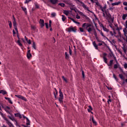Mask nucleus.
Returning <instances> with one entry per match:
<instances>
[{
    "mask_svg": "<svg viewBox=\"0 0 127 127\" xmlns=\"http://www.w3.org/2000/svg\"><path fill=\"white\" fill-rule=\"evenodd\" d=\"M124 67L125 68V69H127V63L124 64Z\"/></svg>",
    "mask_w": 127,
    "mask_h": 127,
    "instance_id": "nucleus-52",
    "label": "nucleus"
},
{
    "mask_svg": "<svg viewBox=\"0 0 127 127\" xmlns=\"http://www.w3.org/2000/svg\"><path fill=\"white\" fill-rule=\"evenodd\" d=\"M91 119H92V122L93 124H94V125H95L96 126H97V122H96V121H95V119H94V117L92 116Z\"/></svg>",
    "mask_w": 127,
    "mask_h": 127,
    "instance_id": "nucleus-17",
    "label": "nucleus"
},
{
    "mask_svg": "<svg viewBox=\"0 0 127 127\" xmlns=\"http://www.w3.org/2000/svg\"><path fill=\"white\" fill-rule=\"evenodd\" d=\"M71 19L74 22V23H76V24H80V22L75 21L74 19L71 18Z\"/></svg>",
    "mask_w": 127,
    "mask_h": 127,
    "instance_id": "nucleus-34",
    "label": "nucleus"
},
{
    "mask_svg": "<svg viewBox=\"0 0 127 127\" xmlns=\"http://www.w3.org/2000/svg\"><path fill=\"white\" fill-rule=\"evenodd\" d=\"M127 28V24H125V29Z\"/></svg>",
    "mask_w": 127,
    "mask_h": 127,
    "instance_id": "nucleus-63",
    "label": "nucleus"
},
{
    "mask_svg": "<svg viewBox=\"0 0 127 127\" xmlns=\"http://www.w3.org/2000/svg\"><path fill=\"white\" fill-rule=\"evenodd\" d=\"M64 14H65V15H66L67 16H68V15H69V13H70V11H68V10H64Z\"/></svg>",
    "mask_w": 127,
    "mask_h": 127,
    "instance_id": "nucleus-19",
    "label": "nucleus"
},
{
    "mask_svg": "<svg viewBox=\"0 0 127 127\" xmlns=\"http://www.w3.org/2000/svg\"><path fill=\"white\" fill-rule=\"evenodd\" d=\"M28 44H31V41H30V40H27V41H26Z\"/></svg>",
    "mask_w": 127,
    "mask_h": 127,
    "instance_id": "nucleus-44",
    "label": "nucleus"
},
{
    "mask_svg": "<svg viewBox=\"0 0 127 127\" xmlns=\"http://www.w3.org/2000/svg\"><path fill=\"white\" fill-rule=\"evenodd\" d=\"M90 1L94 3L95 2L96 4V5H98V6L99 7L100 9L102 10L103 12V14L104 17L106 18V19H107V20H109L111 18V14L109 12V11L106 9L107 8V6H104V7L102 6L101 4H100V3L98 1V0H90Z\"/></svg>",
    "mask_w": 127,
    "mask_h": 127,
    "instance_id": "nucleus-1",
    "label": "nucleus"
},
{
    "mask_svg": "<svg viewBox=\"0 0 127 127\" xmlns=\"http://www.w3.org/2000/svg\"><path fill=\"white\" fill-rule=\"evenodd\" d=\"M0 115L1 116L2 118L4 117V115H3V113H1V112L0 111Z\"/></svg>",
    "mask_w": 127,
    "mask_h": 127,
    "instance_id": "nucleus-49",
    "label": "nucleus"
},
{
    "mask_svg": "<svg viewBox=\"0 0 127 127\" xmlns=\"http://www.w3.org/2000/svg\"><path fill=\"white\" fill-rule=\"evenodd\" d=\"M5 100H7L8 102L9 103V104H12V101H11V99L10 98H8V97H5Z\"/></svg>",
    "mask_w": 127,
    "mask_h": 127,
    "instance_id": "nucleus-16",
    "label": "nucleus"
},
{
    "mask_svg": "<svg viewBox=\"0 0 127 127\" xmlns=\"http://www.w3.org/2000/svg\"><path fill=\"white\" fill-rule=\"evenodd\" d=\"M45 25L46 28H48V23H45Z\"/></svg>",
    "mask_w": 127,
    "mask_h": 127,
    "instance_id": "nucleus-56",
    "label": "nucleus"
},
{
    "mask_svg": "<svg viewBox=\"0 0 127 127\" xmlns=\"http://www.w3.org/2000/svg\"><path fill=\"white\" fill-rule=\"evenodd\" d=\"M76 18L77 19H80V16H79L78 14H77L76 16Z\"/></svg>",
    "mask_w": 127,
    "mask_h": 127,
    "instance_id": "nucleus-47",
    "label": "nucleus"
},
{
    "mask_svg": "<svg viewBox=\"0 0 127 127\" xmlns=\"http://www.w3.org/2000/svg\"><path fill=\"white\" fill-rule=\"evenodd\" d=\"M6 93V91L4 90H0V94H2V95H5Z\"/></svg>",
    "mask_w": 127,
    "mask_h": 127,
    "instance_id": "nucleus-22",
    "label": "nucleus"
},
{
    "mask_svg": "<svg viewBox=\"0 0 127 127\" xmlns=\"http://www.w3.org/2000/svg\"><path fill=\"white\" fill-rule=\"evenodd\" d=\"M127 17V14H124L122 16V19H123V20H126Z\"/></svg>",
    "mask_w": 127,
    "mask_h": 127,
    "instance_id": "nucleus-20",
    "label": "nucleus"
},
{
    "mask_svg": "<svg viewBox=\"0 0 127 127\" xmlns=\"http://www.w3.org/2000/svg\"><path fill=\"white\" fill-rule=\"evenodd\" d=\"M114 62V60H112L110 61L109 64H107L108 66H112L113 65V63Z\"/></svg>",
    "mask_w": 127,
    "mask_h": 127,
    "instance_id": "nucleus-26",
    "label": "nucleus"
},
{
    "mask_svg": "<svg viewBox=\"0 0 127 127\" xmlns=\"http://www.w3.org/2000/svg\"><path fill=\"white\" fill-rule=\"evenodd\" d=\"M15 125L16 126V127H20V126L19 125H18V124H17V122H15Z\"/></svg>",
    "mask_w": 127,
    "mask_h": 127,
    "instance_id": "nucleus-54",
    "label": "nucleus"
},
{
    "mask_svg": "<svg viewBox=\"0 0 127 127\" xmlns=\"http://www.w3.org/2000/svg\"><path fill=\"white\" fill-rule=\"evenodd\" d=\"M59 94H60V98L64 99V97L63 96V93H62V91H61V89H60L59 90Z\"/></svg>",
    "mask_w": 127,
    "mask_h": 127,
    "instance_id": "nucleus-12",
    "label": "nucleus"
},
{
    "mask_svg": "<svg viewBox=\"0 0 127 127\" xmlns=\"http://www.w3.org/2000/svg\"><path fill=\"white\" fill-rule=\"evenodd\" d=\"M97 30H98V31H99V33H100L101 35H102V36H103V37H106V36H105V35H104V34H103V32H102V31L97 29Z\"/></svg>",
    "mask_w": 127,
    "mask_h": 127,
    "instance_id": "nucleus-29",
    "label": "nucleus"
},
{
    "mask_svg": "<svg viewBox=\"0 0 127 127\" xmlns=\"http://www.w3.org/2000/svg\"><path fill=\"white\" fill-rule=\"evenodd\" d=\"M32 47L34 48V49H36V45H35V42H33V46Z\"/></svg>",
    "mask_w": 127,
    "mask_h": 127,
    "instance_id": "nucleus-31",
    "label": "nucleus"
},
{
    "mask_svg": "<svg viewBox=\"0 0 127 127\" xmlns=\"http://www.w3.org/2000/svg\"><path fill=\"white\" fill-rule=\"evenodd\" d=\"M79 14H80V15H82V16H84V13H83V12H79Z\"/></svg>",
    "mask_w": 127,
    "mask_h": 127,
    "instance_id": "nucleus-57",
    "label": "nucleus"
},
{
    "mask_svg": "<svg viewBox=\"0 0 127 127\" xmlns=\"http://www.w3.org/2000/svg\"><path fill=\"white\" fill-rule=\"evenodd\" d=\"M107 89H108V90H112V89H113V88H112V87H107Z\"/></svg>",
    "mask_w": 127,
    "mask_h": 127,
    "instance_id": "nucleus-62",
    "label": "nucleus"
},
{
    "mask_svg": "<svg viewBox=\"0 0 127 127\" xmlns=\"http://www.w3.org/2000/svg\"><path fill=\"white\" fill-rule=\"evenodd\" d=\"M39 23L41 27H43L44 26V20L41 19L40 20Z\"/></svg>",
    "mask_w": 127,
    "mask_h": 127,
    "instance_id": "nucleus-9",
    "label": "nucleus"
},
{
    "mask_svg": "<svg viewBox=\"0 0 127 127\" xmlns=\"http://www.w3.org/2000/svg\"><path fill=\"white\" fill-rule=\"evenodd\" d=\"M18 39V40L17 41V44L19 45V46H20V47H21V48H22V44H21V43L20 42V40L19 39V37H18V36H17Z\"/></svg>",
    "mask_w": 127,
    "mask_h": 127,
    "instance_id": "nucleus-11",
    "label": "nucleus"
},
{
    "mask_svg": "<svg viewBox=\"0 0 127 127\" xmlns=\"http://www.w3.org/2000/svg\"><path fill=\"white\" fill-rule=\"evenodd\" d=\"M115 69H117L118 68V64H116L114 65Z\"/></svg>",
    "mask_w": 127,
    "mask_h": 127,
    "instance_id": "nucleus-53",
    "label": "nucleus"
},
{
    "mask_svg": "<svg viewBox=\"0 0 127 127\" xmlns=\"http://www.w3.org/2000/svg\"><path fill=\"white\" fill-rule=\"evenodd\" d=\"M58 0H51V2L53 3V4H55V3H57Z\"/></svg>",
    "mask_w": 127,
    "mask_h": 127,
    "instance_id": "nucleus-21",
    "label": "nucleus"
},
{
    "mask_svg": "<svg viewBox=\"0 0 127 127\" xmlns=\"http://www.w3.org/2000/svg\"><path fill=\"white\" fill-rule=\"evenodd\" d=\"M65 59H69V55L68 54V53L65 52Z\"/></svg>",
    "mask_w": 127,
    "mask_h": 127,
    "instance_id": "nucleus-28",
    "label": "nucleus"
},
{
    "mask_svg": "<svg viewBox=\"0 0 127 127\" xmlns=\"http://www.w3.org/2000/svg\"><path fill=\"white\" fill-rule=\"evenodd\" d=\"M86 29L87 31L91 33V32L93 30V28H92L91 24L87 25V27H86Z\"/></svg>",
    "mask_w": 127,
    "mask_h": 127,
    "instance_id": "nucleus-8",
    "label": "nucleus"
},
{
    "mask_svg": "<svg viewBox=\"0 0 127 127\" xmlns=\"http://www.w3.org/2000/svg\"><path fill=\"white\" fill-rule=\"evenodd\" d=\"M82 6L83 8H84V9H86V10L90 11V10H89V7L87 6V5H86V4H83Z\"/></svg>",
    "mask_w": 127,
    "mask_h": 127,
    "instance_id": "nucleus-15",
    "label": "nucleus"
},
{
    "mask_svg": "<svg viewBox=\"0 0 127 127\" xmlns=\"http://www.w3.org/2000/svg\"><path fill=\"white\" fill-rule=\"evenodd\" d=\"M15 97H16L17 98H18L19 99H21V100H22L23 101H25V102L27 101L26 100V98H25L24 97L20 95H15Z\"/></svg>",
    "mask_w": 127,
    "mask_h": 127,
    "instance_id": "nucleus-7",
    "label": "nucleus"
},
{
    "mask_svg": "<svg viewBox=\"0 0 127 127\" xmlns=\"http://www.w3.org/2000/svg\"><path fill=\"white\" fill-rule=\"evenodd\" d=\"M82 75L83 78H85V73L84 72V71H82Z\"/></svg>",
    "mask_w": 127,
    "mask_h": 127,
    "instance_id": "nucleus-42",
    "label": "nucleus"
},
{
    "mask_svg": "<svg viewBox=\"0 0 127 127\" xmlns=\"http://www.w3.org/2000/svg\"><path fill=\"white\" fill-rule=\"evenodd\" d=\"M51 15H52V17H54L55 16H56V13L53 12V13H52Z\"/></svg>",
    "mask_w": 127,
    "mask_h": 127,
    "instance_id": "nucleus-38",
    "label": "nucleus"
},
{
    "mask_svg": "<svg viewBox=\"0 0 127 127\" xmlns=\"http://www.w3.org/2000/svg\"><path fill=\"white\" fill-rule=\"evenodd\" d=\"M54 94L55 99H56L57 97V95H58V91H57V90L56 89V88H55V91L54 92Z\"/></svg>",
    "mask_w": 127,
    "mask_h": 127,
    "instance_id": "nucleus-14",
    "label": "nucleus"
},
{
    "mask_svg": "<svg viewBox=\"0 0 127 127\" xmlns=\"http://www.w3.org/2000/svg\"><path fill=\"white\" fill-rule=\"evenodd\" d=\"M13 23L14 27L16 26V21H15V19H14V21L13 22Z\"/></svg>",
    "mask_w": 127,
    "mask_h": 127,
    "instance_id": "nucleus-36",
    "label": "nucleus"
},
{
    "mask_svg": "<svg viewBox=\"0 0 127 127\" xmlns=\"http://www.w3.org/2000/svg\"><path fill=\"white\" fill-rule=\"evenodd\" d=\"M121 2L118 1V2H115L114 3H112L111 4L113 6H114L115 5H119V4H121Z\"/></svg>",
    "mask_w": 127,
    "mask_h": 127,
    "instance_id": "nucleus-13",
    "label": "nucleus"
},
{
    "mask_svg": "<svg viewBox=\"0 0 127 127\" xmlns=\"http://www.w3.org/2000/svg\"><path fill=\"white\" fill-rule=\"evenodd\" d=\"M32 57V55L30 53V50H29L27 52V57L28 59H30V58H31Z\"/></svg>",
    "mask_w": 127,
    "mask_h": 127,
    "instance_id": "nucleus-10",
    "label": "nucleus"
},
{
    "mask_svg": "<svg viewBox=\"0 0 127 127\" xmlns=\"http://www.w3.org/2000/svg\"><path fill=\"white\" fill-rule=\"evenodd\" d=\"M35 6L36 8H38L39 7V5H38V4H35Z\"/></svg>",
    "mask_w": 127,
    "mask_h": 127,
    "instance_id": "nucleus-59",
    "label": "nucleus"
},
{
    "mask_svg": "<svg viewBox=\"0 0 127 127\" xmlns=\"http://www.w3.org/2000/svg\"><path fill=\"white\" fill-rule=\"evenodd\" d=\"M59 101L60 103H62L63 102V98H59Z\"/></svg>",
    "mask_w": 127,
    "mask_h": 127,
    "instance_id": "nucleus-48",
    "label": "nucleus"
},
{
    "mask_svg": "<svg viewBox=\"0 0 127 127\" xmlns=\"http://www.w3.org/2000/svg\"><path fill=\"white\" fill-rule=\"evenodd\" d=\"M110 34L112 35V36H115V37H117L118 39L119 40V41H121V38H122V34L121 33V32L120 31H118V35H117L116 32H114V34L113 33V32H110Z\"/></svg>",
    "mask_w": 127,
    "mask_h": 127,
    "instance_id": "nucleus-3",
    "label": "nucleus"
},
{
    "mask_svg": "<svg viewBox=\"0 0 127 127\" xmlns=\"http://www.w3.org/2000/svg\"><path fill=\"white\" fill-rule=\"evenodd\" d=\"M69 53L70 55H72V50H71V49L70 48H69Z\"/></svg>",
    "mask_w": 127,
    "mask_h": 127,
    "instance_id": "nucleus-43",
    "label": "nucleus"
},
{
    "mask_svg": "<svg viewBox=\"0 0 127 127\" xmlns=\"http://www.w3.org/2000/svg\"><path fill=\"white\" fill-rule=\"evenodd\" d=\"M21 8L22 9V10H23V11H24V12L26 13H27V10H26V8L25 7H21Z\"/></svg>",
    "mask_w": 127,
    "mask_h": 127,
    "instance_id": "nucleus-23",
    "label": "nucleus"
},
{
    "mask_svg": "<svg viewBox=\"0 0 127 127\" xmlns=\"http://www.w3.org/2000/svg\"><path fill=\"white\" fill-rule=\"evenodd\" d=\"M119 77L121 78V79H123L124 78L123 74H119Z\"/></svg>",
    "mask_w": 127,
    "mask_h": 127,
    "instance_id": "nucleus-50",
    "label": "nucleus"
},
{
    "mask_svg": "<svg viewBox=\"0 0 127 127\" xmlns=\"http://www.w3.org/2000/svg\"><path fill=\"white\" fill-rule=\"evenodd\" d=\"M92 44L93 46L95 47V49H98V45L96 44V42L93 41Z\"/></svg>",
    "mask_w": 127,
    "mask_h": 127,
    "instance_id": "nucleus-18",
    "label": "nucleus"
},
{
    "mask_svg": "<svg viewBox=\"0 0 127 127\" xmlns=\"http://www.w3.org/2000/svg\"><path fill=\"white\" fill-rule=\"evenodd\" d=\"M15 117H17V118H19L20 119H21V118L23 117V119H25L26 120V125H27V126H29L30 125V121L27 117L24 116V115H21L19 113L15 114Z\"/></svg>",
    "mask_w": 127,
    "mask_h": 127,
    "instance_id": "nucleus-2",
    "label": "nucleus"
},
{
    "mask_svg": "<svg viewBox=\"0 0 127 127\" xmlns=\"http://www.w3.org/2000/svg\"><path fill=\"white\" fill-rule=\"evenodd\" d=\"M123 32H124V34H125V36H126V37H127V29H123Z\"/></svg>",
    "mask_w": 127,
    "mask_h": 127,
    "instance_id": "nucleus-30",
    "label": "nucleus"
},
{
    "mask_svg": "<svg viewBox=\"0 0 127 127\" xmlns=\"http://www.w3.org/2000/svg\"><path fill=\"white\" fill-rule=\"evenodd\" d=\"M62 16V20L63 21H65L66 20V17H65V15H63Z\"/></svg>",
    "mask_w": 127,
    "mask_h": 127,
    "instance_id": "nucleus-32",
    "label": "nucleus"
},
{
    "mask_svg": "<svg viewBox=\"0 0 127 127\" xmlns=\"http://www.w3.org/2000/svg\"><path fill=\"white\" fill-rule=\"evenodd\" d=\"M59 5H61V6H62V7H64L65 6V4L63 3H60L59 4Z\"/></svg>",
    "mask_w": 127,
    "mask_h": 127,
    "instance_id": "nucleus-39",
    "label": "nucleus"
},
{
    "mask_svg": "<svg viewBox=\"0 0 127 127\" xmlns=\"http://www.w3.org/2000/svg\"><path fill=\"white\" fill-rule=\"evenodd\" d=\"M2 108L4 109V111L6 112V113H8V114H10V112H11V110H10V108L8 106H6L5 107L2 106Z\"/></svg>",
    "mask_w": 127,
    "mask_h": 127,
    "instance_id": "nucleus-5",
    "label": "nucleus"
},
{
    "mask_svg": "<svg viewBox=\"0 0 127 127\" xmlns=\"http://www.w3.org/2000/svg\"><path fill=\"white\" fill-rule=\"evenodd\" d=\"M67 31L68 32H76V31H77V29L75 27H70L67 29Z\"/></svg>",
    "mask_w": 127,
    "mask_h": 127,
    "instance_id": "nucleus-4",
    "label": "nucleus"
},
{
    "mask_svg": "<svg viewBox=\"0 0 127 127\" xmlns=\"http://www.w3.org/2000/svg\"><path fill=\"white\" fill-rule=\"evenodd\" d=\"M88 107H89V109H87V111L90 113V112H91V111H93V108L91 106H89Z\"/></svg>",
    "mask_w": 127,
    "mask_h": 127,
    "instance_id": "nucleus-24",
    "label": "nucleus"
},
{
    "mask_svg": "<svg viewBox=\"0 0 127 127\" xmlns=\"http://www.w3.org/2000/svg\"><path fill=\"white\" fill-rule=\"evenodd\" d=\"M103 60L104 62L106 64H108V59L106 58V57H103Z\"/></svg>",
    "mask_w": 127,
    "mask_h": 127,
    "instance_id": "nucleus-25",
    "label": "nucleus"
},
{
    "mask_svg": "<svg viewBox=\"0 0 127 127\" xmlns=\"http://www.w3.org/2000/svg\"><path fill=\"white\" fill-rule=\"evenodd\" d=\"M106 56H107V54L104 53L103 54V57H106Z\"/></svg>",
    "mask_w": 127,
    "mask_h": 127,
    "instance_id": "nucleus-61",
    "label": "nucleus"
},
{
    "mask_svg": "<svg viewBox=\"0 0 127 127\" xmlns=\"http://www.w3.org/2000/svg\"><path fill=\"white\" fill-rule=\"evenodd\" d=\"M125 41L127 43V37H126V38L125 39Z\"/></svg>",
    "mask_w": 127,
    "mask_h": 127,
    "instance_id": "nucleus-64",
    "label": "nucleus"
},
{
    "mask_svg": "<svg viewBox=\"0 0 127 127\" xmlns=\"http://www.w3.org/2000/svg\"><path fill=\"white\" fill-rule=\"evenodd\" d=\"M62 78H63V80H64L65 82H66V83H67V82H68V81L67 80V79H66L64 76H63Z\"/></svg>",
    "mask_w": 127,
    "mask_h": 127,
    "instance_id": "nucleus-40",
    "label": "nucleus"
},
{
    "mask_svg": "<svg viewBox=\"0 0 127 127\" xmlns=\"http://www.w3.org/2000/svg\"><path fill=\"white\" fill-rule=\"evenodd\" d=\"M3 119L6 121V123L7 124V125L9 126V127H14V126H13V125H12V124H11V123H10L9 121H8V120H7V119H6V118H5L4 116L3 117Z\"/></svg>",
    "mask_w": 127,
    "mask_h": 127,
    "instance_id": "nucleus-6",
    "label": "nucleus"
},
{
    "mask_svg": "<svg viewBox=\"0 0 127 127\" xmlns=\"http://www.w3.org/2000/svg\"><path fill=\"white\" fill-rule=\"evenodd\" d=\"M103 30H104V31H106V32H109V30L104 26H103Z\"/></svg>",
    "mask_w": 127,
    "mask_h": 127,
    "instance_id": "nucleus-35",
    "label": "nucleus"
},
{
    "mask_svg": "<svg viewBox=\"0 0 127 127\" xmlns=\"http://www.w3.org/2000/svg\"><path fill=\"white\" fill-rule=\"evenodd\" d=\"M8 23L10 28H11V27H12V24L11 23V22L9 21Z\"/></svg>",
    "mask_w": 127,
    "mask_h": 127,
    "instance_id": "nucleus-37",
    "label": "nucleus"
},
{
    "mask_svg": "<svg viewBox=\"0 0 127 127\" xmlns=\"http://www.w3.org/2000/svg\"><path fill=\"white\" fill-rule=\"evenodd\" d=\"M15 34H16V32L14 31V30H13V36H15Z\"/></svg>",
    "mask_w": 127,
    "mask_h": 127,
    "instance_id": "nucleus-46",
    "label": "nucleus"
},
{
    "mask_svg": "<svg viewBox=\"0 0 127 127\" xmlns=\"http://www.w3.org/2000/svg\"><path fill=\"white\" fill-rule=\"evenodd\" d=\"M14 29L16 32L17 35H18V30H17V27H16V26L14 27Z\"/></svg>",
    "mask_w": 127,
    "mask_h": 127,
    "instance_id": "nucleus-33",
    "label": "nucleus"
},
{
    "mask_svg": "<svg viewBox=\"0 0 127 127\" xmlns=\"http://www.w3.org/2000/svg\"><path fill=\"white\" fill-rule=\"evenodd\" d=\"M124 5H127V1H124L123 2Z\"/></svg>",
    "mask_w": 127,
    "mask_h": 127,
    "instance_id": "nucleus-55",
    "label": "nucleus"
},
{
    "mask_svg": "<svg viewBox=\"0 0 127 127\" xmlns=\"http://www.w3.org/2000/svg\"><path fill=\"white\" fill-rule=\"evenodd\" d=\"M31 0H26L25 1V3H28L29 2H30Z\"/></svg>",
    "mask_w": 127,
    "mask_h": 127,
    "instance_id": "nucleus-51",
    "label": "nucleus"
},
{
    "mask_svg": "<svg viewBox=\"0 0 127 127\" xmlns=\"http://www.w3.org/2000/svg\"><path fill=\"white\" fill-rule=\"evenodd\" d=\"M79 30L80 32H84V29H83V28H79Z\"/></svg>",
    "mask_w": 127,
    "mask_h": 127,
    "instance_id": "nucleus-41",
    "label": "nucleus"
},
{
    "mask_svg": "<svg viewBox=\"0 0 127 127\" xmlns=\"http://www.w3.org/2000/svg\"><path fill=\"white\" fill-rule=\"evenodd\" d=\"M89 24H87V23H85L83 24V25H82V27H84V28L86 27V28L87 29V27L88 25H89Z\"/></svg>",
    "mask_w": 127,
    "mask_h": 127,
    "instance_id": "nucleus-27",
    "label": "nucleus"
},
{
    "mask_svg": "<svg viewBox=\"0 0 127 127\" xmlns=\"http://www.w3.org/2000/svg\"><path fill=\"white\" fill-rule=\"evenodd\" d=\"M9 119L11 120V121H14V118L12 117L8 116Z\"/></svg>",
    "mask_w": 127,
    "mask_h": 127,
    "instance_id": "nucleus-45",
    "label": "nucleus"
},
{
    "mask_svg": "<svg viewBox=\"0 0 127 127\" xmlns=\"http://www.w3.org/2000/svg\"><path fill=\"white\" fill-rule=\"evenodd\" d=\"M113 77L115 79V80H117V77L116 76V75L115 74L113 75Z\"/></svg>",
    "mask_w": 127,
    "mask_h": 127,
    "instance_id": "nucleus-60",
    "label": "nucleus"
},
{
    "mask_svg": "<svg viewBox=\"0 0 127 127\" xmlns=\"http://www.w3.org/2000/svg\"><path fill=\"white\" fill-rule=\"evenodd\" d=\"M110 102H112V100L111 99H108V104H110Z\"/></svg>",
    "mask_w": 127,
    "mask_h": 127,
    "instance_id": "nucleus-58",
    "label": "nucleus"
}]
</instances>
